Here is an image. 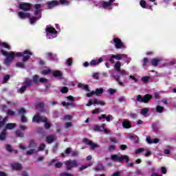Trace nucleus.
Wrapping results in <instances>:
<instances>
[{"instance_id":"nucleus-12","label":"nucleus","mask_w":176,"mask_h":176,"mask_svg":"<svg viewBox=\"0 0 176 176\" xmlns=\"http://www.w3.org/2000/svg\"><path fill=\"white\" fill-rule=\"evenodd\" d=\"M20 19H30L31 17V14L30 12H19L18 13Z\"/></svg>"},{"instance_id":"nucleus-1","label":"nucleus","mask_w":176,"mask_h":176,"mask_svg":"<svg viewBox=\"0 0 176 176\" xmlns=\"http://www.w3.org/2000/svg\"><path fill=\"white\" fill-rule=\"evenodd\" d=\"M32 56V52H31L28 50H25L23 53V52H17L16 54L14 52H11L8 56L7 58L13 61L14 60V57H23L22 61L23 63H27Z\"/></svg>"},{"instance_id":"nucleus-7","label":"nucleus","mask_w":176,"mask_h":176,"mask_svg":"<svg viewBox=\"0 0 176 176\" xmlns=\"http://www.w3.org/2000/svg\"><path fill=\"white\" fill-rule=\"evenodd\" d=\"M19 9L21 10H24V12H28V10H31V3H23L19 4Z\"/></svg>"},{"instance_id":"nucleus-31","label":"nucleus","mask_w":176,"mask_h":176,"mask_svg":"<svg viewBox=\"0 0 176 176\" xmlns=\"http://www.w3.org/2000/svg\"><path fill=\"white\" fill-rule=\"evenodd\" d=\"M53 76H54V78H62L63 73H61L60 70H56L53 73Z\"/></svg>"},{"instance_id":"nucleus-45","label":"nucleus","mask_w":176,"mask_h":176,"mask_svg":"<svg viewBox=\"0 0 176 176\" xmlns=\"http://www.w3.org/2000/svg\"><path fill=\"white\" fill-rule=\"evenodd\" d=\"M148 63H149L148 58H144L142 60V66L146 67V64H148Z\"/></svg>"},{"instance_id":"nucleus-52","label":"nucleus","mask_w":176,"mask_h":176,"mask_svg":"<svg viewBox=\"0 0 176 176\" xmlns=\"http://www.w3.org/2000/svg\"><path fill=\"white\" fill-rule=\"evenodd\" d=\"M6 150L8 151V152H10V153H12V152H13V149L12 148V145L6 144Z\"/></svg>"},{"instance_id":"nucleus-55","label":"nucleus","mask_w":176,"mask_h":176,"mask_svg":"<svg viewBox=\"0 0 176 176\" xmlns=\"http://www.w3.org/2000/svg\"><path fill=\"white\" fill-rule=\"evenodd\" d=\"M68 88L67 87H63L61 89L60 91L63 93V94H65V93H68Z\"/></svg>"},{"instance_id":"nucleus-48","label":"nucleus","mask_w":176,"mask_h":176,"mask_svg":"<svg viewBox=\"0 0 176 176\" xmlns=\"http://www.w3.org/2000/svg\"><path fill=\"white\" fill-rule=\"evenodd\" d=\"M59 176H74V174L69 173L67 172H63V173H60Z\"/></svg>"},{"instance_id":"nucleus-19","label":"nucleus","mask_w":176,"mask_h":176,"mask_svg":"<svg viewBox=\"0 0 176 176\" xmlns=\"http://www.w3.org/2000/svg\"><path fill=\"white\" fill-rule=\"evenodd\" d=\"M55 140H56V138H54V135H50L46 137L47 144H52V142H54Z\"/></svg>"},{"instance_id":"nucleus-16","label":"nucleus","mask_w":176,"mask_h":176,"mask_svg":"<svg viewBox=\"0 0 176 176\" xmlns=\"http://www.w3.org/2000/svg\"><path fill=\"white\" fill-rule=\"evenodd\" d=\"M122 162H125L126 163H129V162H130V157H129V155H121V156H120V163H122Z\"/></svg>"},{"instance_id":"nucleus-56","label":"nucleus","mask_w":176,"mask_h":176,"mask_svg":"<svg viewBox=\"0 0 176 176\" xmlns=\"http://www.w3.org/2000/svg\"><path fill=\"white\" fill-rule=\"evenodd\" d=\"M45 146H46V145L45 144L42 143L41 144H40V146L38 147V151H44Z\"/></svg>"},{"instance_id":"nucleus-59","label":"nucleus","mask_w":176,"mask_h":176,"mask_svg":"<svg viewBox=\"0 0 176 176\" xmlns=\"http://www.w3.org/2000/svg\"><path fill=\"white\" fill-rule=\"evenodd\" d=\"M60 3L61 5H66V6L69 5V3L67 0H60Z\"/></svg>"},{"instance_id":"nucleus-57","label":"nucleus","mask_w":176,"mask_h":176,"mask_svg":"<svg viewBox=\"0 0 176 176\" xmlns=\"http://www.w3.org/2000/svg\"><path fill=\"white\" fill-rule=\"evenodd\" d=\"M50 127H52V124H50V123L47 122V121H46L45 122V129H46V130H49V129H50Z\"/></svg>"},{"instance_id":"nucleus-10","label":"nucleus","mask_w":176,"mask_h":176,"mask_svg":"<svg viewBox=\"0 0 176 176\" xmlns=\"http://www.w3.org/2000/svg\"><path fill=\"white\" fill-rule=\"evenodd\" d=\"M83 142L86 144L87 145H89L91 146V149H96V148H98V145L96 144H94L93 142L90 141L88 139H84Z\"/></svg>"},{"instance_id":"nucleus-8","label":"nucleus","mask_w":176,"mask_h":176,"mask_svg":"<svg viewBox=\"0 0 176 176\" xmlns=\"http://www.w3.org/2000/svg\"><path fill=\"white\" fill-rule=\"evenodd\" d=\"M122 57H123L122 54H118L116 55H111V56L109 58V60L110 63H111L112 64L115 63V58L116 60H122Z\"/></svg>"},{"instance_id":"nucleus-36","label":"nucleus","mask_w":176,"mask_h":176,"mask_svg":"<svg viewBox=\"0 0 176 176\" xmlns=\"http://www.w3.org/2000/svg\"><path fill=\"white\" fill-rule=\"evenodd\" d=\"M39 76L38 74L34 75L32 78L33 83H35L36 85L39 83Z\"/></svg>"},{"instance_id":"nucleus-23","label":"nucleus","mask_w":176,"mask_h":176,"mask_svg":"<svg viewBox=\"0 0 176 176\" xmlns=\"http://www.w3.org/2000/svg\"><path fill=\"white\" fill-rule=\"evenodd\" d=\"M103 60L102 58H100L98 60H92L90 62V65H98L100 63H102Z\"/></svg>"},{"instance_id":"nucleus-14","label":"nucleus","mask_w":176,"mask_h":176,"mask_svg":"<svg viewBox=\"0 0 176 176\" xmlns=\"http://www.w3.org/2000/svg\"><path fill=\"white\" fill-rule=\"evenodd\" d=\"M47 5L49 9H52V8H54V6H57V5H58V1L57 0H54L52 1H48V2H47Z\"/></svg>"},{"instance_id":"nucleus-30","label":"nucleus","mask_w":176,"mask_h":176,"mask_svg":"<svg viewBox=\"0 0 176 176\" xmlns=\"http://www.w3.org/2000/svg\"><path fill=\"white\" fill-rule=\"evenodd\" d=\"M130 140H133L135 144H138L140 142V139H138V136L135 135H129Z\"/></svg>"},{"instance_id":"nucleus-42","label":"nucleus","mask_w":176,"mask_h":176,"mask_svg":"<svg viewBox=\"0 0 176 176\" xmlns=\"http://www.w3.org/2000/svg\"><path fill=\"white\" fill-rule=\"evenodd\" d=\"M10 79V74H7V75L4 76H3L4 83H8V82H9Z\"/></svg>"},{"instance_id":"nucleus-53","label":"nucleus","mask_w":176,"mask_h":176,"mask_svg":"<svg viewBox=\"0 0 176 176\" xmlns=\"http://www.w3.org/2000/svg\"><path fill=\"white\" fill-rule=\"evenodd\" d=\"M149 79H151L150 76H144L142 78V81H143L144 83H146V82H148Z\"/></svg>"},{"instance_id":"nucleus-20","label":"nucleus","mask_w":176,"mask_h":176,"mask_svg":"<svg viewBox=\"0 0 176 176\" xmlns=\"http://www.w3.org/2000/svg\"><path fill=\"white\" fill-rule=\"evenodd\" d=\"M16 123H8L6 125V128L3 129L4 130H13L16 127Z\"/></svg>"},{"instance_id":"nucleus-28","label":"nucleus","mask_w":176,"mask_h":176,"mask_svg":"<svg viewBox=\"0 0 176 176\" xmlns=\"http://www.w3.org/2000/svg\"><path fill=\"white\" fill-rule=\"evenodd\" d=\"M2 116H0V129L3 127V126H5L6 124V122H8V118H4L2 120Z\"/></svg>"},{"instance_id":"nucleus-43","label":"nucleus","mask_w":176,"mask_h":176,"mask_svg":"<svg viewBox=\"0 0 176 176\" xmlns=\"http://www.w3.org/2000/svg\"><path fill=\"white\" fill-rule=\"evenodd\" d=\"M148 112H149V109L145 107L143 108L141 111V114L142 115H146L148 113Z\"/></svg>"},{"instance_id":"nucleus-39","label":"nucleus","mask_w":176,"mask_h":176,"mask_svg":"<svg viewBox=\"0 0 176 176\" xmlns=\"http://www.w3.org/2000/svg\"><path fill=\"white\" fill-rule=\"evenodd\" d=\"M140 5L143 9H146V1L145 0H141L140 1Z\"/></svg>"},{"instance_id":"nucleus-5","label":"nucleus","mask_w":176,"mask_h":176,"mask_svg":"<svg viewBox=\"0 0 176 176\" xmlns=\"http://www.w3.org/2000/svg\"><path fill=\"white\" fill-rule=\"evenodd\" d=\"M112 45H115L116 49H122L123 47V42L122 40L118 37H115L112 41H111Z\"/></svg>"},{"instance_id":"nucleus-11","label":"nucleus","mask_w":176,"mask_h":176,"mask_svg":"<svg viewBox=\"0 0 176 176\" xmlns=\"http://www.w3.org/2000/svg\"><path fill=\"white\" fill-rule=\"evenodd\" d=\"M56 162V160H52L48 166H54L55 168H61L64 164V162H58L56 164H54V162Z\"/></svg>"},{"instance_id":"nucleus-35","label":"nucleus","mask_w":176,"mask_h":176,"mask_svg":"<svg viewBox=\"0 0 176 176\" xmlns=\"http://www.w3.org/2000/svg\"><path fill=\"white\" fill-rule=\"evenodd\" d=\"M120 67H122V63H120V61H117L114 65L116 71H120Z\"/></svg>"},{"instance_id":"nucleus-27","label":"nucleus","mask_w":176,"mask_h":176,"mask_svg":"<svg viewBox=\"0 0 176 176\" xmlns=\"http://www.w3.org/2000/svg\"><path fill=\"white\" fill-rule=\"evenodd\" d=\"M111 159L113 162H118V163H120V156L117 154L111 155Z\"/></svg>"},{"instance_id":"nucleus-64","label":"nucleus","mask_w":176,"mask_h":176,"mask_svg":"<svg viewBox=\"0 0 176 176\" xmlns=\"http://www.w3.org/2000/svg\"><path fill=\"white\" fill-rule=\"evenodd\" d=\"M94 94H95L94 91H92L89 93H87L86 94V97L90 98V97H92L93 96H94Z\"/></svg>"},{"instance_id":"nucleus-25","label":"nucleus","mask_w":176,"mask_h":176,"mask_svg":"<svg viewBox=\"0 0 176 176\" xmlns=\"http://www.w3.org/2000/svg\"><path fill=\"white\" fill-rule=\"evenodd\" d=\"M41 114L38 113L32 118V122L34 123H40Z\"/></svg>"},{"instance_id":"nucleus-60","label":"nucleus","mask_w":176,"mask_h":176,"mask_svg":"<svg viewBox=\"0 0 176 176\" xmlns=\"http://www.w3.org/2000/svg\"><path fill=\"white\" fill-rule=\"evenodd\" d=\"M14 111L10 110V109H8V111H7V115H8V116H13L14 115Z\"/></svg>"},{"instance_id":"nucleus-32","label":"nucleus","mask_w":176,"mask_h":176,"mask_svg":"<svg viewBox=\"0 0 176 176\" xmlns=\"http://www.w3.org/2000/svg\"><path fill=\"white\" fill-rule=\"evenodd\" d=\"M93 104H97V105H101L102 107H104L105 105V102L102 100H98L97 99H94L93 101Z\"/></svg>"},{"instance_id":"nucleus-9","label":"nucleus","mask_w":176,"mask_h":176,"mask_svg":"<svg viewBox=\"0 0 176 176\" xmlns=\"http://www.w3.org/2000/svg\"><path fill=\"white\" fill-rule=\"evenodd\" d=\"M46 56L47 58H49L51 61H58L57 54H54L53 52H47L46 54Z\"/></svg>"},{"instance_id":"nucleus-46","label":"nucleus","mask_w":176,"mask_h":176,"mask_svg":"<svg viewBox=\"0 0 176 176\" xmlns=\"http://www.w3.org/2000/svg\"><path fill=\"white\" fill-rule=\"evenodd\" d=\"M94 170L95 171H102V170H104V165L96 166Z\"/></svg>"},{"instance_id":"nucleus-63","label":"nucleus","mask_w":176,"mask_h":176,"mask_svg":"<svg viewBox=\"0 0 176 176\" xmlns=\"http://www.w3.org/2000/svg\"><path fill=\"white\" fill-rule=\"evenodd\" d=\"M26 89H27V88L23 85V86H22V87L19 89V93L23 94V93H24V91H25Z\"/></svg>"},{"instance_id":"nucleus-29","label":"nucleus","mask_w":176,"mask_h":176,"mask_svg":"<svg viewBox=\"0 0 176 176\" xmlns=\"http://www.w3.org/2000/svg\"><path fill=\"white\" fill-rule=\"evenodd\" d=\"M94 93L97 96H100L102 94V93H104V88H97L94 91Z\"/></svg>"},{"instance_id":"nucleus-47","label":"nucleus","mask_w":176,"mask_h":176,"mask_svg":"<svg viewBox=\"0 0 176 176\" xmlns=\"http://www.w3.org/2000/svg\"><path fill=\"white\" fill-rule=\"evenodd\" d=\"M41 122L43 123L47 122V118L46 116H40V123H41Z\"/></svg>"},{"instance_id":"nucleus-26","label":"nucleus","mask_w":176,"mask_h":176,"mask_svg":"<svg viewBox=\"0 0 176 176\" xmlns=\"http://www.w3.org/2000/svg\"><path fill=\"white\" fill-rule=\"evenodd\" d=\"M6 140V129H3L0 133V141H5Z\"/></svg>"},{"instance_id":"nucleus-62","label":"nucleus","mask_w":176,"mask_h":176,"mask_svg":"<svg viewBox=\"0 0 176 176\" xmlns=\"http://www.w3.org/2000/svg\"><path fill=\"white\" fill-rule=\"evenodd\" d=\"M67 65L69 67H71V65H72V63H73L72 58H67Z\"/></svg>"},{"instance_id":"nucleus-34","label":"nucleus","mask_w":176,"mask_h":176,"mask_svg":"<svg viewBox=\"0 0 176 176\" xmlns=\"http://www.w3.org/2000/svg\"><path fill=\"white\" fill-rule=\"evenodd\" d=\"M36 142H35L34 140H32L30 142L29 148L30 149H34V148H36Z\"/></svg>"},{"instance_id":"nucleus-17","label":"nucleus","mask_w":176,"mask_h":176,"mask_svg":"<svg viewBox=\"0 0 176 176\" xmlns=\"http://www.w3.org/2000/svg\"><path fill=\"white\" fill-rule=\"evenodd\" d=\"M112 118L113 116L111 114H109L107 116L105 114H102L101 116L98 117V120L106 119L107 122H111V118Z\"/></svg>"},{"instance_id":"nucleus-38","label":"nucleus","mask_w":176,"mask_h":176,"mask_svg":"<svg viewBox=\"0 0 176 176\" xmlns=\"http://www.w3.org/2000/svg\"><path fill=\"white\" fill-rule=\"evenodd\" d=\"M12 61L13 60H12V59H9V58H6V59L4 60V64L7 67H9V65H10V64H12Z\"/></svg>"},{"instance_id":"nucleus-61","label":"nucleus","mask_w":176,"mask_h":176,"mask_svg":"<svg viewBox=\"0 0 176 176\" xmlns=\"http://www.w3.org/2000/svg\"><path fill=\"white\" fill-rule=\"evenodd\" d=\"M47 78H41L39 79L40 83H47Z\"/></svg>"},{"instance_id":"nucleus-54","label":"nucleus","mask_w":176,"mask_h":176,"mask_svg":"<svg viewBox=\"0 0 176 176\" xmlns=\"http://www.w3.org/2000/svg\"><path fill=\"white\" fill-rule=\"evenodd\" d=\"M65 153L66 155H70V153H72V148H70V147L67 148L65 151Z\"/></svg>"},{"instance_id":"nucleus-3","label":"nucleus","mask_w":176,"mask_h":176,"mask_svg":"<svg viewBox=\"0 0 176 176\" xmlns=\"http://www.w3.org/2000/svg\"><path fill=\"white\" fill-rule=\"evenodd\" d=\"M153 96L151 94H146L144 96L138 95L136 97V101L138 102H144V104H148L149 102V100L153 98Z\"/></svg>"},{"instance_id":"nucleus-37","label":"nucleus","mask_w":176,"mask_h":176,"mask_svg":"<svg viewBox=\"0 0 176 176\" xmlns=\"http://www.w3.org/2000/svg\"><path fill=\"white\" fill-rule=\"evenodd\" d=\"M16 67H17V68H21V69H25V65L23 62H17Z\"/></svg>"},{"instance_id":"nucleus-58","label":"nucleus","mask_w":176,"mask_h":176,"mask_svg":"<svg viewBox=\"0 0 176 176\" xmlns=\"http://www.w3.org/2000/svg\"><path fill=\"white\" fill-rule=\"evenodd\" d=\"M35 153V149H30L28 151H26V155H34Z\"/></svg>"},{"instance_id":"nucleus-18","label":"nucleus","mask_w":176,"mask_h":176,"mask_svg":"<svg viewBox=\"0 0 176 176\" xmlns=\"http://www.w3.org/2000/svg\"><path fill=\"white\" fill-rule=\"evenodd\" d=\"M122 127L124 129H131V122L129 120H124L122 122Z\"/></svg>"},{"instance_id":"nucleus-6","label":"nucleus","mask_w":176,"mask_h":176,"mask_svg":"<svg viewBox=\"0 0 176 176\" xmlns=\"http://www.w3.org/2000/svg\"><path fill=\"white\" fill-rule=\"evenodd\" d=\"M26 130L27 128H25V126H20L19 129L16 130L15 132L16 137H19V138H24L25 135H24V133H23L22 131H25Z\"/></svg>"},{"instance_id":"nucleus-4","label":"nucleus","mask_w":176,"mask_h":176,"mask_svg":"<svg viewBox=\"0 0 176 176\" xmlns=\"http://www.w3.org/2000/svg\"><path fill=\"white\" fill-rule=\"evenodd\" d=\"M45 32L47 35H50V39H53V38H56L57 36V30L53 27H47L45 29Z\"/></svg>"},{"instance_id":"nucleus-50","label":"nucleus","mask_w":176,"mask_h":176,"mask_svg":"<svg viewBox=\"0 0 176 176\" xmlns=\"http://www.w3.org/2000/svg\"><path fill=\"white\" fill-rule=\"evenodd\" d=\"M52 70L50 69H44L42 71V75H48V74H51Z\"/></svg>"},{"instance_id":"nucleus-40","label":"nucleus","mask_w":176,"mask_h":176,"mask_svg":"<svg viewBox=\"0 0 176 176\" xmlns=\"http://www.w3.org/2000/svg\"><path fill=\"white\" fill-rule=\"evenodd\" d=\"M89 166H93V162L89 163V165H83V166H81L79 168V171H83V170H85V168H87V167H88Z\"/></svg>"},{"instance_id":"nucleus-33","label":"nucleus","mask_w":176,"mask_h":176,"mask_svg":"<svg viewBox=\"0 0 176 176\" xmlns=\"http://www.w3.org/2000/svg\"><path fill=\"white\" fill-rule=\"evenodd\" d=\"M156 112L158 113H163V112H164V107L163 106L157 105L156 107Z\"/></svg>"},{"instance_id":"nucleus-24","label":"nucleus","mask_w":176,"mask_h":176,"mask_svg":"<svg viewBox=\"0 0 176 176\" xmlns=\"http://www.w3.org/2000/svg\"><path fill=\"white\" fill-rule=\"evenodd\" d=\"M115 2V0H109V1H104L102 3V8H109L112 6V3Z\"/></svg>"},{"instance_id":"nucleus-22","label":"nucleus","mask_w":176,"mask_h":176,"mask_svg":"<svg viewBox=\"0 0 176 176\" xmlns=\"http://www.w3.org/2000/svg\"><path fill=\"white\" fill-rule=\"evenodd\" d=\"M36 108L41 109V112L45 113L46 112V109H45V103L39 102L36 105Z\"/></svg>"},{"instance_id":"nucleus-49","label":"nucleus","mask_w":176,"mask_h":176,"mask_svg":"<svg viewBox=\"0 0 176 176\" xmlns=\"http://www.w3.org/2000/svg\"><path fill=\"white\" fill-rule=\"evenodd\" d=\"M21 120L22 123H27V122L28 121V120L27 119V117H25V115L21 116Z\"/></svg>"},{"instance_id":"nucleus-13","label":"nucleus","mask_w":176,"mask_h":176,"mask_svg":"<svg viewBox=\"0 0 176 176\" xmlns=\"http://www.w3.org/2000/svg\"><path fill=\"white\" fill-rule=\"evenodd\" d=\"M11 167L12 170L16 171H19L21 170V168H23V166L21 165V164H19V163L11 164Z\"/></svg>"},{"instance_id":"nucleus-21","label":"nucleus","mask_w":176,"mask_h":176,"mask_svg":"<svg viewBox=\"0 0 176 176\" xmlns=\"http://www.w3.org/2000/svg\"><path fill=\"white\" fill-rule=\"evenodd\" d=\"M162 61V59L160 58H153L151 59V65L153 67H157L159 65V63Z\"/></svg>"},{"instance_id":"nucleus-2","label":"nucleus","mask_w":176,"mask_h":176,"mask_svg":"<svg viewBox=\"0 0 176 176\" xmlns=\"http://www.w3.org/2000/svg\"><path fill=\"white\" fill-rule=\"evenodd\" d=\"M63 164H65L67 171H70L71 170H72V168H74V167H76V166H78V161L75 160H68L67 161H65Z\"/></svg>"},{"instance_id":"nucleus-44","label":"nucleus","mask_w":176,"mask_h":176,"mask_svg":"<svg viewBox=\"0 0 176 176\" xmlns=\"http://www.w3.org/2000/svg\"><path fill=\"white\" fill-rule=\"evenodd\" d=\"M71 156H72V157H76L79 156V151H72Z\"/></svg>"},{"instance_id":"nucleus-51","label":"nucleus","mask_w":176,"mask_h":176,"mask_svg":"<svg viewBox=\"0 0 176 176\" xmlns=\"http://www.w3.org/2000/svg\"><path fill=\"white\" fill-rule=\"evenodd\" d=\"M27 111H25V109L24 108H21L18 111V113H19V115H24V113H26Z\"/></svg>"},{"instance_id":"nucleus-41","label":"nucleus","mask_w":176,"mask_h":176,"mask_svg":"<svg viewBox=\"0 0 176 176\" xmlns=\"http://www.w3.org/2000/svg\"><path fill=\"white\" fill-rule=\"evenodd\" d=\"M36 20H38V18L36 16H30V24H34L36 22Z\"/></svg>"},{"instance_id":"nucleus-15","label":"nucleus","mask_w":176,"mask_h":176,"mask_svg":"<svg viewBox=\"0 0 176 176\" xmlns=\"http://www.w3.org/2000/svg\"><path fill=\"white\" fill-rule=\"evenodd\" d=\"M23 86L27 89V87H31V86H34V84H32V80L30 78H27L23 82Z\"/></svg>"}]
</instances>
